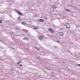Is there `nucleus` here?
<instances>
[{
  "instance_id": "nucleus-1",
  "label": "nucleus",
  "mask_w": 80,
  "mask_h": 80,
  "mask_svg": "<svg viewBox=\"0 0 80 80\" xmlns=\"http://www.w3.org/2000/svg\"><path fill=\"white\" fill-rule=\"evenodd\" d=\"M59 34L60 36H63V32H59Z\"/></svg>"
},
{
  "instance_id": "nucleus-2",
  "label": "nucleus",
  "mask_w": 80,
  "mask_h": 80,
  "mask_svg": "<svg viewBox=\"0 0 80 80\" xmlns=\"http://www.w3.org/2000/svg\"><path fill=\"white\" fill-rule=\"evenodd\" d=\"M43 21H44V20L42 19H39V22H43Z\"/></svg>"
},
{
  "instance_id": "nucleus-3",
  "label": "nucleus",
  "mask_w": 80,
  "mask_h": 80,
  "mask_svg": "<svg viewBox=\"0 0 80 80\" xmlns=\"http://www.w3.org/2000/svg\"><path fill=\"white\" fill-rule=\"evenodd\" d=\"M43 37V36H41L39 38V40H41V39H42Z\"/></svg>"
},
{
  "instance_id": "nucleus-4",
  "label": "nucleus",
  "mask_w": 80,
  "mask_h": 80,
  "mask_svg": "<svg viewBox=\"0 0 80 80\" xmlns=\"http://www.w3.org/2000/svg\"><path fill=\"white\" fill-rule=\"evenodd\" d=\"M18 14L20 15H22V13L21 12H18Z\"/></svg>"
},
{
  "instance_id": "nucleus-5",
  "label": "nucleus",
  "mask_w": 80,
  "mask_h": 80,
  "mask_svg": "<svg viewBox=\"0 0 80 80\" xmlns=\"http://www.w3.org/2000/svg\"><path fill=\"white\" fill-rule=\"evenodd\" d=\"M52 8L53 9L56 8V7L55 6H52Z\"/></svg>"
},
{
  "instance_id": "nucleus-6",
  "label": "nucleus",
  "mask_w": 80,
  "mask_h": 80,
  "mask_svg": "<svg viewBox=\"0 0 80 80\" xmlns=\"http://www.w3.org/2000/svg\"><path fill=\"white\" fill-rule=\"evenodd\" d=\"M35 48L36 49V50H39V48L37 47H35Z\"/></svg>"
},
{
  "instance_id": "nucleus-7",
  "label": "nucleus",
  "mask_w": 80,
  "mask_h": 80,
  "mask_svg": "<svg viewBox=\"0 0 80 80\" xmlns=\"http://www.w3.org/2000/svg\"><path fill=\"white\" fill-rule=\"evenodd\" d=\"M34 29H35L36 30H37L38 29V27H35L34 28Z\"/></svg>"
},
{
  "instance_id": "nucleus-8",
  "label": "nucleus",
  "mask_w": 80,
  "mask_h": 80,
  "mask_svg": "<svg viewBox=\"0 0 80 80\" xmlns=\"http://www.w3.org/2000/svg\"><path fill=\"white\" fill-rule=\"evenodd\" d=\"M22 24L23 25H26V23L24 22H22Z\"/></svg>"
},
{
  "instance_id": "nucleus-9",
  "label": "nucleus",
  "mask_w": 80,
  "mask_h": 80,
  "mask_svg": "<svg viewBox=\"0 0 80 80\" xmlns=\"http://www.w3.org/2000/svg\"><path fill=\"white\" fill-rule=\"evenodd\" d=\"M50 32H51V33H54V31H53L52 30H51Z\"/></svg>"
},
{
  "instance_id": "nucleus-10",
  "label": "nucleus",
  "mask_w": 80,
  "mask_h": 80,
  "mask_svg": "<svg viewBox=\"0 0 80 80\" xmlns=\"http://www.w3.org/2000/svg\"><path fill=\"white\" fill-rule=\"evenodd\" d=\"M27 40V41H29V38H26V39Z\"/></svg>"
},
{
  "instance_id": "nucleus-11",
  "label": "nucleus",
  "mask_w": 80,
  "mask_h": 80,
  "mask_svg": "<svg viewBox=\"0 0 80 80\" xmlns=\"http://www.w3.org/2000/svg\"><path fill=\"white\" fill-rule=\"evenodd\" d=\"M16 30H19V28L18 27H16Z\"/></svg>"
},
{
  "instance_id": "nucleus-12",
  "label": "nucleus",
  "mask_w": 80,
  "mask_h": 80,
  "mask_svg": "<svg viewBox=\"0 0 80 80\" xmlns=\"http://www.w3.org/2000/svg\"><path fill=\"white\" fill-rule=\"evenodd\" d=\"M26 39H27V37H26V38H23V40H26Z\"/></svg>"
},
{
  "instance_id": "nucleus-13",
  "label": "nucleus",
  "mask_w": 80,
  "mask_h": 80,
  "mask_svg": "<svg viewBox=\"0 0 80 80\" xmlns=\"http://www.w3.org/2000/svg\"><path fill=\"white\" fill-rule=\"evenodd\" d=\"M52 30V29L51 28H49V30L50 32L51 30Z\"/></svg>"
},
{
  "instance_id": "nucleus-14",
  "label": "nucleus",
  "mask_w": 80,
  "mask_h": 80,
  "mask_svg": "<svg viewBox=\"0 0 80 80\" xmlns=\"http://www.w3.org/2000/svg\"><path fill=\"white\" fill-rule=\"evenodd\" d=\"M44 18H45V20H47L48 19V18H45V17H44Z\"/></svg>"
},
{
  "instance_id": "nucleus-15",
  "label": "nucleus",
  "mask_w": 80,
  "mask_h": 80,
  "mask_svg": "<svg viewBox=\"0 0 80 80\" xmlns=\"http://www.w3.org/2000/svg\"><path fill=\"white\" fill-rule=\"evenodd\" d=\"M2 23V21L0 20V23Z\"/></svg>"
},
{
  "instance_id": "nucleus-16",
  "label": "nucleus",
  "mask_w": 80,
  "mask_h": 80,
  "mask_svg": "<svg viewBox=\"0 0 80 80\" xmlns=\"http://www.w3.org/2000/svg\"><path fill=\"white\" fill-rule=\"evenodd\" d=\"M37 14H36L35 15V17H37Z\"/></svg>"
},
{
  "instance_id": "nucleus-17",
  "label": "nucleus",
  "mask_w": 80,
  "mask_h": 80,
  "mask_svg": "<svg viewBox=\"0 0 80 80\" xmlns=\"http://www.w3.org/2000/svg\"><path fill=\"white\" fill-rule=\"evenodd\" d=\"M66 11H68V12H69L70 11V10L67 9H66Z\"/></svg>"
},
{
  "instance_id": "nucleus-18",
  "label": "nucleus",
  "mask_w": 80,
  "mask_h": 80,
  "mask_svg": "<svg viewBox=\"0 0 80 80\" xmlns=\"http://www.w3.org/2000/svg\"><path fill=\"white\" fill-rule=\"evenodd\" d=\"M67 25H68V26H70V24H69V23H68L67 24Z\"/></svg>"
},
{
  "instance_id": "nucleus-19",
  "label": "nucleus",
  "mask_w": 80,
  "mask_h": 80,
  "mask_svg": "<svg viewBox=\"0 0 80 80\" xmlns=\"http://www.w3.org/2000/svg\"><path fill=\"white\" fill-rule=\"evenodd\" d=\"M67 28H70V27H68V26H67Z\"/></svg>"
},
{
  "instance_id": "nucleus-20",
  "label": "nucleus",
  "mask_w": 80,
  "mask_h": 80,
  "mask_svg": "<svg viewBox=\"0 0 80 80\" xmlns=\"http://www.w3.org/2000/svg\"><path fill=\"white\" fill-rule=\"evenodd\" d=\"M59 15L58 14H55L54 15Z\"/></svg>"
},
{
  "instance_id": "nucleus-21",
  "label": "nucleus",
  "mask_w": 80,
  "mask_h": 80,
  "mask_svg": "<svg viewBox=\"0 0 80 80\" xmlns=\"http://www.w3.org/2000/svg\"><path fill=\"white\" fill-rule=\"evenodd\" d=\"M22 64H21V65H19V67H21V66H22Z\"/></svg>"
},
{
  "instance_id": "nucleus-22",
  "label": "nucleus",
  "mask_w": 80,
  "mask_h": 80,
  "mask_svg": "<svg viewBox=\"0 0 80 80\" xmlns=\"http://www.w3.org/2000/svg\"><path fill=\"white\" fill-rule=\"evenodd\" d=\"M78 67H80V64H78Z\"/></svg>"
},
{
  "instance_id": "nucleus-23",
  "label": "nucleus",
  "mask_w": 80,
  "mask_h": 80,
  "mask_svg": "<svg viewBox=\"0 0 80 80\" xmlns=\"http://www.w3.org/2000/svg\"><path fill=\"white\" fill-rule=\"evenodd\" d=\"M15 12H18V10H15Z\"/></svg>"
},
{
  "instance_id": "nucleus-24",
  "label": "nucleus",
  "mask_w": 80,
  "mask_h": 80,
  "mask_svg": "<svg viewBox=\"0 0 80 80\" xmlns=\"http://www.w3.org/2000/svg\"><path fill=\"white\" fill-rule=\"evenodd\" d=\"M17 65H19V62H18L17 63Z\"/></svg>"
},
{
  "instance_id": "nucleus-25",
  "label": "nucleus",
  "mask_w": 80,
  "mask_h": 80,
  "mask_svg": "<svg viewBox=\"0 0 80 80\" xmlns=\"http://www.w3.org/2000/svg\"><path fill=\"white\" fill-rule=\"evenodd\" d=\"M19 20L20 21H21V19H19Z\"/></svg>"
},
{
  "instance_id": "nucleus-26",
  "label": "nucleus",
  "mask_w": 80,
  "mask_h": 80,
  "mask_svg": "<svg viewBox=\"0 0 80 80\" xmlns=\"http://www.w3.org/2000/svg\"><path fill=\"white\" fill-rule=\"evenodd\" d=\"M19 62V63H21V61Z\"/></svg>"
},
{
  "instance_id": "nucleus-27",
  "label": "nucleus",
  "mask_w": 80,
  "mask_h": 80,
  "mask_svg": "<svg viewBox=\"0 0 80 80\" xmlns=\"http://www.w3.org/2000/svg\"><path fill=\"white\" fill-rule=\"evenodd\" d=\"M75 53H77V52H75Z\"/></svg>"
},
{
  "instance_id": "nucleus-28",
  "label": "nucleus",
  "mask_w": 80,
  "mask_h": 80,
  "mask_svg": "<svg viewBox=\"0 0 80 80\" xmlns=\"http://www.w3.org/2000/svg\"><path fill=\"white\" fill-rule=\"evenodd\" d=\"M58 42H59V41L58 40Z\"/></svg>"
},
{
  "instance_id": "nucleus-29",
  "label": "nucleus",
  "mask_w": 80,
  "mask_h": 80,
  "mask_svg": "<svg viewBox=\"0 0 80 80\" xmlns=\"http://www.w3.org/2000/svg\"><path fill=\"white\" fill-rule=\"evenodd\" d=\"M18 18L19 19V18Z\"/></svg>"
},
{
  "instance_id": "nucleus-30",
  "label": "nucleus",
  "mask_w": 80,
  "mask_h": 80,
  "mask_svg": "<svg viewBox=\"0 0 80 80\" xmlns=\"http://www.w3.org/2000/svg\"><path fill=\"white\" fill-rule=\"evenodd\" d=\"M12 70H11V71H12Z\"/></svg>"
},
{
  "instance_id": "nucleus-31",
  "label": "nucleus",
  "mask_w": 80,
  "mask_h": 80,
  "mask_svg": "<svg viewBox=\"0 0 80 80\" xmlns=\"http://www.w3.org/2000/svg\"><path fill=\"white\" fill-rule=\"evenodd\" d=\"M11 17H12V16H11Z\"/></svg>"
},
{
  "instance_id": "nucleus-32",
  "label": "nucleus",
  "mask_w": 80,
  "mask_h": 80,
  "mask_svg": "<svg viewBox=\"0 0 80 80\" xmlns=\"http://www.w3.org/2000/svg\"><path fill=\"white\" fill-rule=\"evenodd\" d=\"M2 40H1V42H2Z\"/></svg>"
}]
</instances>
